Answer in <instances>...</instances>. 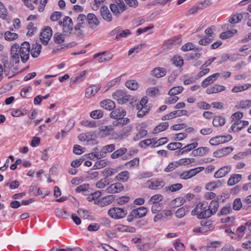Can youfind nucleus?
I'll return each instance as SVG.
<instances>
[{"instance_id": "obj_1", "label": "nucleus", "mask_w": 251, "mask_h": 251, "mask_svg": "<svg viewBox=\"0 0 251 251\" xmlns=\"http://www.w3.org/2000/svg\"><path fill=\"white\" fill-rule=\"evenodd\" d=\"M30 52V46L28 42H24L20 46L15 43L11 48L12 61L15 63L20 62V56L23 63L26 62L29 59Z\"/></svg>"}, {"instance_id": "obj_2", "label": "nucleus", "mask_w": 251, "mask_h": 251, "mask_svg": "<svg viewBox=\"0 0 251 251\" xmlns=\"http://www.w3.org/2000/svg\"><path fill=\"white\" fill-rule=\"evenodd\" d=\"M192 215H196L199 219H206L211 216V211L208 208V202H202L197 204L191 212Z\"/></svg>"}, {"instance_id": "obj_3", "label": "nucleus", "mask_w": 251, "mask_h": 251, "mask_svg": "<svg viewBox=\"0 0 251 251\" xmlns=\"http://www.w3.org/2000/svg\"><path fill=\"white\" fill-rule=\"evenodd\" d=\"M148 212V209L144 206L134 209L128 215L127 221L129 222H132L136 218L144 217L147 214Z\"/></svg>"}, {"instance_id": "obj_4", "label": "nucleus", "mask_w": 251, "mask_h": 251, "mask_svg": "<svg viewBox=\"0 0 251 251\" xmlns=\"http://www.w3.org/2000/svg\"><path fill=\"white\" fill-rule=\"evenodd\" d=\"M113 98L117 100L119 104H124L127 101L131 100V96L127 95L126 93L121 90H119L115 92L113 95Z\"/></svg>"}, {"instance_id": "obj_5", "label": "nucleus", "mask_w": 251, "mask_h": 251, "mask_svg": "<svg viewBox=\"0 0 251 251\" xmlns=\"http://www.w3.org/2000/svg\"><path fill=\"white\" fill-rule=\"evenodd\" d=\"M127 214L126 210L119 207H113L108 211V215L114 219H122Z\"/></svg>"}, {"instance_id": "obj_6", "label": "nucleus", "mask_w": 251, "mask_h": 251, "mask_svg": "<svg viewBox=\"0 0 251 251\" xmlns=\"http://www.w3.org/2000/svg\"><path fill=\"white\" fill-rule=\"evenodd\" d=\"M204 169V167H200L188 171H184L179 174V177L181 179L187 180L194 176Z\"/></svg>"}, {"instance_id": "obj_7", "label": "nucleus", "mask_w": 251, "mask_h": 251, "mask_svg": "<svg viewBox=\"0 0 251 251\" xmlns=\"http://www.w3.org/2000/svg\"><path fill=\"white\" fill-rule=\"evenodd\" d=\"M59 24L63 26V31L66 34H70L73 29V23L69 16H65L63 21L59 22Z\"/></svg>"}, {"instance_id": "obj_8", "label": "nucleus", "mask_w": 251, "mask_h": 251, "mask_svg": "<svg viewBox=\"0 0 251 251\" xmlns=\"http://www.w3.org/2000/svg\"><path fill=\"white\" fill-rule=\"evenodd\" d=\"M232 26L229 24H225L222 26V28L223 29V30L227 29V30L221 33V39L224 40L228 39L237 33V30L236 29H233L230 30L229 29Z\"/></svg>"}, {"instance_id": "obj_9", "label": "nucleus", "mask_w": 251, "mask_h": 251, "mask_svg": "<svg viewBox=\"0 0 251 251\" xmlns=\"http://www.w3.org/2000/svg\"><path fill=\"white\" fill-rule=\"evenodd\" d=\"M52 35V29L47 26L42 30L40 34V39L44 45H47Z\"/></svg>"}, {"instance_id": "obj_10", "label": "nucleus", "mask_w": 251, "mask_h": 251, "mask_svg": "<svg viewBox=\"0 0 251 251\" xmlns=\"http://www.w3.org/2000/svg\"><path fill=\"white\" fill-rule=\"evenodd\" d=\"M124 189V185L120 182H116L111 184L106 189L108 193L115 194L122 192Z\"/></svg>"}, {"instance_id": "obj_11", "label": "nucleus", "mask_w": 251, "mask_h": 251, "mask_svg": "<svg viewBox=\"0 0 251 251\" xmlns=\"http://www.w3.org/2000/svg\"><path fill=\"white\" fill-rule=\"evenodd\" d=\"M183 115H188V111L186 110H178L175 111L163 116L161 119L163 121H166L172 119V118L177 116L180 117Z\"/></svg>"}, {"instance_id": "obj_12", "label": "nucleus", "mask_w": 251, "mask_h": 251, "mask_svg": "<svg viewBox=\"0 0 251 251\" xmlns=\"http://www.w3.org/2000/svg\"><path fill=\"white\" fill-rule=\"evenodd\" d=\"M148 182L150 183L149 188L151 190L160 189L165 185V182L162 179L151 180Z\"/></svg>"}, {"instance_id": "obj_13", "label": "nucleus", "mask_w": 251, "mask_h": 251, "mask_svg": "<svg viewBox=\"0 0 251 251\" xmlns=\"http://www.w3.org/2000/svg\"><path fill=\"white\" fill-rule=\"evenodd\" d=\"M126 114V111L123 108H119L112 111L110 117L116 120L124 118Z\"/></svg>"}, {"instance_id": "obj_14", "label": "nucleus", "mask_w": 251, "mask_h": 251, "mask_svg": "<svg viewBox=\"0 0 251 251\" xmlns=\"http://www.w3.org/2000/svg\"><path fill=\"white\" fill-rule=\"evenodd\" d=\"M98 58V61L100 63L105 62L111 60L113 57V54L108 53L105 54V52H101L98 53H96L94 55V58Z\"/></svg>"}, {"instance_id": "obj_15", "label": "nucleus", "mask_w": 251, "mask_h": 251, "mask_svg": "<svg viewBox=\"0 0 251 251\" xmlns=\"http://www.w3.org/2000/svg\"><path fill=\"white\" fill-rule=\"evenodd\" d=\"M100 15L102 18L108 22L112 20V16L107 6H101L100 9Z\"/></svg>"}, {"instance_id": "obj_16", "label": "nucleus", "mask_w": 251, "mask_h": 251, "mask_svg": "<svg viewBox=\"0 0 251 251\" xmlns=\"http://www.w3.org/2000/svg\"><path fill=\"white\" fill-rule=\"evenodd\" d=\"M219 76L220 74L217 73L206 77L202 81L201 83V87L203 88L207 87L209 84L213 83Z\"/></svg>"}, {"instance_id": "obj_17", "label": "nucleus", "mask_w": 251, "mask_h": 251, "mask_svg": "<svg viewBox=\"0 0 251 251\" xmlns=\"http://www.w3.org/2000/svg\"><path fill=\"white\" fill-rule=\"evenodd\" d=\"M100 88V86L97 85V86L93 85L88 88L86 90L85 93V96L86 98H90L98 93Z\"/></svg>"}, {"instance_id": "obj_18", "label": "nucleus", "mask_w": 251, "mask_h": 251, "mask_svg": "<svg viewBox=\"0 0 251 251\" xmlns=\"http://www.w3.org/2000/svg\"><path fill=\"white\" fill-rule=\"evenodd\" d=\"M167 73L166 69L162 67H156L151 71V75L156 78L164 76Z\"/></svg>"}, {"instance_id": "obj_19", "label": "nucleus", "mask_w": 251, "mask_h": 251, "mask_svg": "<svg viewBox=\"0 0 251 251\" xmlns=\"http://www.w3.org/2000/svg\"><path fill=\"white\" fill-rule=\"evenodd\" d=\"M87 20L88 22V24L92 28H95L99 24L98 19L95 14L90 13L87 15Z\"/></svg>"}, {"instance_id": "obj_20", "label": "nucleus", "mask_w": 251, "mask_h": 251, "mask_svg": "<svg viewBox=\"0 0 251 251\" xmlns=\"http://www.w3.org/2000/svg\"><path fill=\"white\" fill-rule=\"evenodd\" d=\"M100 105L101 107L108 110H113L115 107V102L109 99L101 101Z\"/></svg>"}, {"instance_id": "obj_21", "label": "nucleus", "mask_w": 251, "mask_h": 251, "mask_svg": "<svg viewBox=\"0 0 251 251\" xmlns=\"http://www.w3.org/2000/svg\"><path fill=\"white\" fill-rule=\"evenodd\" d=\"M242 175L240 174H233L230 176L227 181L228 186H233L239 182L242 179Z\"/></svg>"}, {"instance_id": "obj_22", "label": "nucleus", "mask_w": 251, "mask_h": 251, "mask_svg": "<svg viewBox=\"0 0 251 251\" xmlns=\"http://www.w3.org/2000/svg\"><path fill=\"white\" fill-rule=\"evenodd\" d=\"M129 173L127 171H123L115 177V180L123 182H126L129 178Z\"/></svg>"}, {"instance_id": "obj_23", "label": "nucleus", "mask_w": 251, "mask_h": 251, "mask_svg": "<svg viewBox=\"0 0 251 251\" xmlns=\"http://www.w3.org/2000/svg\"><path fill=\"white\" fill-rule=\"evenodd\" d=\"M169 124L168 122H165L161 123L156 126L153 130V133L155 134L164 131L169 127Z\"/></svg>"}, {"instance_id": "obj_24", "label": "nucleus", "mask_w": 251, "mask_h": 251, "mask_svg": "<svg viewBox=\"0 0 251 251\" xmlns=\"http://www.w3.org/2000/svg\"><path fill=\"white\" fill-rule=\"evenodd\" d=\"M220 244L218 241L212 242L206 246L202 247L200 251H215L216 248Z\"/></svg>"}, {"instance_id": "obj_25", "label": "nucleus", "mask_w": 251, "mask_h": 251, "mask_svg": "<svg viewBox=\"0 0 251 251\" xmlns=\"http://www.w3.org/2000/svg\"><path fill=\"white\" fill-rule=\"evenodd\" d=\"M127 151V150L126 148H120L113 152L111 155V157L114 159L119 158L124 155Z\"/></svg>"}, {"instance_id": "obj_26", "label": "nucleus", "mask_w": 251, "mask_h": 251, "mask_svg": "<svg viewBox=\"0 0 251 251\" xmlns=\"http://www.w3.org/2000/svg\"><path fill=\"white\" fill-rule=\"evenodd\" d=\"M42 49V46L40 44H35L33 45L32 46V48L30 51L31 55L32 57L36 58L37 57L40 52Z\"/></svg>"}, {"instance_id": "obj_27", "label": "nucleus", "mask_w": 251, "mask_h": 251, "mask_svg": "<svg viewBox=\"0 0 251 251\" xmlns=\"http://www.w3.org/2000/svg\"><path fill=\"white\" fill-rule=\"evenodd\" d=\"M118 172V170L117 168H107L105 169L102 172L104 178L108 179L109 177L114 175Z\"/></svg>"}, {"instance_id": "obj_28", "label": "nucleus", "mask_w": 251, "mask_h": 251, "mask_svg": "<svg viewBox=\"0 0 251 251\" xmlns=\"http://www.w3.org/2000/svg\"><path fill=\"white\" fill-rule=\"evenodd\" d=\"M126 86L131 90H137L139 87L138 82L135 80H129L126 82Z\"/></svg>"}, {"instance_id": "obj_29", "label": "nucleus", "mask_w": 251, "mask_h": 251, "mask_svg": "<svg viewBox=\"0 0 251 251\" xmlns=\"http://www.w3.org/2000/svg\"><path fill=\"white\" fill-rule=\"evenodd\" d=\"M183 90V87L181 86L174 87L169 90L168 95L171 96H176V95L181 93Z\"/></svg>"}, {"instance_id": "obj_30", "label": "nucleus", "mask_w": 251, "mask_h": 251, "mask_svg": "<svg viewBox=\"0 0 251 251\" xmlns=\"http://www.w3.org/2000/svg\"><path fill=\"white\" fill-rule=\"evenodd\" d=\"M219 206L218 200H213L209 205H208L209 209L211 211V215L217 211Z\"/></svg>"}, {"instance_id": "obj_31", "label": "nucleus", "mask_w": 251, "mask_h": 251, "mask_svg": "<svg viewBox=\"0 0 251 251\" xmlns=\"http://www.w3.org/2000/svg\"><path fill=\"white\" fill-rule=\"evenodd\" d=\"M251 87V84H246L243 85L235 86L232 89L233 93H237L246 90Z\"/></svg>"}, {"instance_id": "obj_32", "label": "nucleus", "mask_w": 251, "mask_h": 251, "mask_svg": "<svg viewBox=\"0 0 251 251\" xmlns=\"http://www.w3.org/2000/svg\"><path fill=\"white\" fill-rule=\"evenodd\" d=\"M54 213L55 215L58 217H61L63 218H68L69 216V214L68 212L64 210L63 209L61 208H56L54 210Z\"/></svg>"}, {"instance_id": "obj_33", "label": "nucleus", "mask_w": 251, "mask_h": 251, "mask_svg": "<svg viewBox=\"0 0 251 251\" xmlns=\"http://www.w3.org/2000/svg\"><path fill=\"white\" fill-rule=\"evenodd\" d=\"M242 18L243 15L241 14L237 13L233 15L232 17L230 18L228 20V22L230 23V25L235 24L240 22Z\"/></svg>"}, {"instance_id": "obj_34", "label": "nucleus", "mask_w": 251, "mask_h": 251, "mask_svg": "<svg viewBox=\"0 0 251 251\" xmlns=\"http://www.w3.org/2000/svg\"><path fill=\"white\" fill-rule=\"evenodd\" d=\"M183 187V185L181 183H176L172 185H171L169 186H166L165 187L166 190L170 191L172 192H176L180 189H181Z\"/></svg>"}, {"instance_id": "obj_35", "label": "nucleus", "mask_w": 251, "mask_h": 251, "mask_svg": "<svg viewBox=\"0 0 251 251\" xmlns=\"http://www.w3.org/2000/svg\"><path fill=\"white\" fill-rule=\"evenodd\" d=\"M193 140H196V141H198V139H193ZM198 145V143L197 142H195L191 144H189L188 145H187L186 146H184L182 148L183 151L182 152H187L188 151H190L192 150L193 149H194L196 148Z\"/></svg>"}, {"instance_id": "obj_36", "label": "nucleus", "mask_w": 251, "mask_h": 251, "mask_svg": "<svg viewBox=\"0 0 251 251\" xmlns=\"http://www.w3.org/2000/svg\"><path fill=\"white\" fill-rule=\"evenodd\" d=\"M27 29L28 30V31L26 33V35L28 36H32L35 32H36L37 27L34 26L33 23L30 22L27 26Z\"/></svg>"}, {"instance_id": "obj_37", "label": "nucleus", "mask_w": 251, "mask_h": 251, "mask_svg": "<svg viewBox=\"0 0 251 251\" xmlns=\"http://www.w3.org/2000/svg\"><path fill=\"white\" fill-rule=\"evenodd\" d=\"M29 192L35 196L42 195V192L40 188H38L35 184H32L30 186Z\"/></svg>"}, {"instance_id": "obj_38", "label": "nucleus", "mask_w": 251, "mask_h": 251, "mask_svg": "<svg viewBox=\"0 0 251 251\" xmlns=\"http://www.w3.org/2000/svg\"><path fill=\"white\" fill-rule=\"evenodd\" d=\"M53 40L56 44H61L64 42V35L60 33H55L53 36Z\"/></svg>"}, {"instance_id": "obj_39", "label": "nucleus", "mask_w": 251, "mask_h": 251, "mask_svg": "<svg viewBox=\"0 0 251 251\" xmlns=\"http://www.w3.org/2000/svg\"><path fill=\"white\" fill-rule=\"evenodd\" d=\"M103 116V112L102 110H95L90 113V116L94 119H99Z\"/></svg>"}, {"instance_id": "obj_40", "label": "nucleus", "mask_w": 251, "mask_h": 251, "mask_svg": "<svg viewBox=\"0 0 251 251\" xmlns=\"http://www.w3.org/2000/svg\"><path fill=\"white\" fill-rule=\"evenodd\" d=\"M107 161L106 159H101L97 161L93 167L94 169H100L107 165Z\"/></svg>"}, {"instance_id": "obj_41", "label": "nucleus", "mask_w": 251, "mask_h": 251, "mask_svg": "<svg viewBox=\"0 0 251 251\" xmlns=\"http://www.w3.org/2000/svg\"><path fill=\"white\" fill-rule=\"evenodd\" d=\"M163 196L160 194H156L152 196L150 199L149 201L153 204H157L158 202L162 201Z\"/></svg>"}, {"instance_id": "obj_42", "label": "nucleus", "mask_w": 251, "mask_h": 251, "mask_svg": "<svg viewBox=\"0 0 251 251\" xmlns=\"http://www.w3.org/2000/svg\"><path fill=\"white\" fill-rule=\"evenodd\" d=\"M148 131L144 129H141L135 135L133 138L134 141H137L145 137L147 134Z\"/></svg>"}, {"instance_id": "obj_43", "label": "nucleus", "mask_w": 251, "mask_h": 251, "mask_svg": "<svg viewBox=\"0 0 251 251\" xmlns=\"http://www.w3.org/2000/svg\"><path fill=\"white\" fill-rule=\"evenodd\" d=\"M4 37L6 40L12 41L18 38V35L15 33H12L10 31H6L4 34Z\"/></svg>"}, {"instance_id": "obj_44", "label": "nucleus", "mask_w": 251, "mask_h": 251, "mask_svg": "<svg viewBox=\"0 0 251 251\" xmlns=\"http://www.w3.org/2000/svg\"><path fill=\"white\" fill-rule=\"evenodd\" d=\"M154 141H155V139L154 138L142 140L139 143V146L141 148H145L151 145Z\"/></svg>"}, {"instance_id": "obj_45", "label": "nucleus", "mask_w": 251, "mask_h": 251, "mask_svg": "<svg viewBox=\"0 0 251 251\" xmlns=\"http://www.w3.org/2000/svg\"><path fill=\"white\" fill-rule=\"evenodd\" d=\"M173 64L176 67H181L183 65V60L181 56H176L172 59Z\"/></svg>"}, {"instance_id": "obj_46", "label": "nucleus", "mask_w": 251, "mask_h": 251, "mask_svg": "<svg viewBox=\"0 0 251 251\" xmlns=\"http://www.w3.org/2000/svg\"><path fill=\"white\" fill-rule=\"evenodd\" d=\"M242 123V121L237 120L231 127L232 130L234 132H238L243 128L241 124Z\"/></svg>"}, {"instance_id": "obj_47", "label": "nucleus", "mask_w": 251, "mask_h": 251, "mask_svg": "<svg viewBox=\"0 0 251 251\" xmlns=\"http://www.w3.org/2000/svg\"><path fill=\"white\" fill-rule=\"evenodd\" d=\"M220 181H212L207 183L205 186L206 190L212 191L219 186Z\"/></svg>"}, {"instance_id": "obj_48", "label": "nucleus", "mask_w": 251, "mask_h": 251, "mask_svg": "<svg viewBox=\"0 0 251 251\" xmlns=\"http://www.w3.org/2000/svg\"><path fill=\"white\" fill-rule=\"evenodd\" d=\"M130 34L131 32L129 29H125L123 30H122V28L121 27L120 33L118 35V36H116V39L120 40L122 38H126Z\"/></svg>"}, {"instance_id": "obj_49", "label": "nucleus", "mask_w": 251, "mask_h": 251, "mask_svg": "<svg viewBox=\"0 0 251 251\" xmlns=\"http://www.w3.org/2000/svg\"><path fill=\"white\" fill-rule=\"evenodd\" d=\"M182 146V144L180 142H172L167 146L168 150L174 151L176 149H180Z\"/></svg>"}, {"instance_id": "obj_50", "label": "nucleus", "mask_w": 251, "mask_h": 251, "mask_svg": "<svg viewBox=\"0 0 251 251\" xmlns=\"http://www.w3.org/2000/svg\"><path fill=\"white\" fill-rule=\"evenodd\" d=\"M114 128L113 127V126H101L100 127V130L101 131H103L105 132V136H108L110 134L111 132L113 130Z\"/></svg>"}, {"instance_id": "obj_51", "label": "nucleus", "mask_w": 251, "mask_h": 251, "mask_svg": "<svg viewBox=\"0 0 251 251\" xmlns=\"http://www.w3.org/2000/svg\"><path fill=\"white\" fill-rule=\"evenodd\" d=\"M7 16V11L3 3L0 1V18L5 20Z\"/></svg>"}, {"instance_id": "obj_52", "label": "nucleus", "mask_w": 251, "mask_h": 251, "mask_svg": "<svg viewBox=\"0 0 251 251\" xmlns=\"http://www.w3.org/2000/svg\"><path fill=\"white\" fill-rule=\"evenodd\" d=\"M27 114V110L25 109H16V110H13L11 112V115L13 117H18L21 115H25Z\"/></svg>"}, {"instance_id": "obj_53", "label": "nucleus", "mask_w": 251, "mask_h": 251, "mask_svg": "<svg viewBox=\"0 0 251 251\" xmlns=\"http://www.w3.org/2000/svg\"><path fill=\"white\" fill-rule=\"evenodd\" d=\"M168 141V138L167 137H162L157 141H154L153 145L151 146L152 148H154L155 147H158L161 145H163Z\"/></svg>"}, {"instance_id": "obj_54", "label": "nucleus", "mask_w": 251, "mask_h": 251, "mask_svg": "<svg viewBox=\"0 0 251 251\" xmlns=\"http://www.w3.org/2000/svg\"><path fill=\"white\" fill-rule=\"evenodd\" d=\"M242 207V203L240 198H236L233 202V209L235 210H239Z\"/></svg>"}, {"instance_id": "obj_55", "label": "nucleus", "mask_w": 251, "mask_h": 251, "mask_svg": "<svg viewBox=\"0 0 251 251\" xmlns=\"http://www.w3.org/2000/svg\"><path fill=\"white\" fill-rule=\"evenodd\" d=\"M178 166V164L177 161L172 162L169 164V165L167 166L164 171L166 172H170L175 170Z\"/></svg>"}, {"instance_id": "obj_56", "label": "nucleus", "mask_w": 251, "mask_h": 251, "mask_svg": "<svg viewBox=\"0 0 251 251\" xmlns=\"http://www.w3.org/2000/svg\"><path fill=\"white\" fill-rule=\"evenodd\" d=\"M251 107V100H246L240 101L238 108L246 109Z\"/></svg>"}, {"instance_id": "obj_57", "label": "nucleus", "mask_w": 251, "mask_h": 251, "mask_svg": "<svg viewBox=\"0 0 251 251\" xmlns=\"http://www.w3.org/2000/svg\"><path fill=\"white\" fill-rule=\"evenodd\" d=\"M89 188L88 184H83L78 186L75 189V191L77 193H85L88 192V189Z\"/></svg>"}, {"instance_id": "obj_58", "label": "nucleus", "mask_w": 251, "mask_h": 251, "mask_svg": "<svg viewBox=\"0 0 251 251\" xmlns=\"http://www.w3.org/2000/svg\"><path fill=\"white\" fill-rule=\"evenodd\" d=\"M202 6V4H200L197 6H193L188 10L187 15H190L196 13L199 10L203 9Z\"/></svg>"}, {"instance_id": "obj_59", "label": "nucleus", "mask_w": 251, "mask_h": 251, "mask_svg": "<svg viewBox=\"0 0 251 251\" xmlns=\"http://www.w3.org/2000/svg\"><path fill=\"white\" fill-rule=\"evenodd\" d=\"M195 46L192 43H187L181 47V50L183 51H187L195 49Z\"/></svg>"}, {"instance_id": "obj_60", "label": "nucleus", "mask_w": 251, "mask_h": 251, "mask_svg": "<svg viewBox=\"0 0 251 251\" xmlns=\"http://www.w3.org/2000/svg\"><path fill=\"white\" fill-rule=\"evenodd\" d=\"M201 56V53L199 52L188 53L185 54L186 59L190 60L193 59H198Z\"/></svg>"}, {"instance_id": "obj_61", "label": "nucleus", "mask_w": 251, "mask_h": 251, "mask_svg": "<svg viewBox=\"0 0 251 251\" xmlns=\"http://www.w3.org/2000/svg\"><path fill=\"white\" fill-rule=\"evenodd\" d=\"M81 125L83 126H86V127H89L91 128H94L96 126V122L94 121H82L81 122Z\"/></svg>"}, {"instance_id": "obj_62", "label": "nucleus", "mask_w": 251, "mask_h": 251, "mask_svg": "<svg viewBox=\"0 0 251 251\" xmlns=\"http://www.w3.org/2000/svg\"><path fill=\"white\" fill-rule=\"evenodd\" d=\"M138 110V112L137 114V117L142 118L148 112L149 108L147 107H140V109Z\"/></svg>"}, {"instance_id": "obj_63", "label": "nucleus", "mask_w": 251, "mask_h": 251, "mask_svg": "<svg viewBox=\"0 0 251 251\" xmlns=\"http://www.w3.org/2000/svg\"><path fill=\"white\" fill-rule=\"evenodd\" d=\"M109 184L108 180L106 178H104L100 180L96 183V187L98 188H103L105 187L106 185Z\"/></svg>"}, {"instance_id": "obj_64", "label": "nucleus", "mask_w": 251, "mask_h": 251, "mask_svg": "<svg viewBox=\"0 0 251 251\" xmlns=\"http://www.w3.org/2000/svg\"><path fill=\"white\" fill-rule=\"evenodd\" d=\"M158 89L156 87H150L147 89L146 91L147 94L150 96H154L158 93Z\"/></svg>"}]
</instances>
